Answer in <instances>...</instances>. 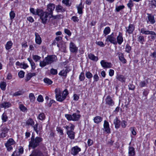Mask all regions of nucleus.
I'll return each instance as SVG.
<instances>
[{"instance_id":"nucleus-34","label":"nucleus","mask_w":156,"mask_h":156,"mask_svg":"<svg viewBox=\"0 0 156 156\" xmlns=\"http://www.w3.org/2000/svg\"><path fill=\"white\" fill-rule=\"evenodd\" d=\"M34 123V122L31 118H30L26 122V124L28 126H33Z\"/></svg>"},{"instance_id":"nucleus-64","label":"nucleus","mask_w":156,"mask_h":156,"mask_svg":"<svg viewBox=\"0 0 156 156\" xmlns=\"http://www.w3.org/2000/svg\"><path fill=\"white\" fill-rule=\"evenodd\" d=\"M128 87L129 89L130 90H133L135 88V86L132 83H129V85H128Z\"/></svg>"},{"instance_id":"nucleus-6","label":"nucleus","mask_w":156,"mask_h":156,"mask_svg":"<svg viewBox=\"0 0 156 156\" xmlns=\"http://www.w3.org/2000/svg\"><path fill=\"white\" fill-rule=\"evenodd\" d=\"M80 116V115L77 114L76 113H73L72 115L68 114L65 115V117L69 121H77L79 119Z\"/></svg>"},{"instance_id":"nucleus-28","label":"nucleus","mask_w":156,"mask_h":156,"mask_svg":"<svg viewBox=\"0 0 156 156\" xmlns=\"http://www.w3.org/2000/svg\"><path fill=\"white\" fill-rule=\"evenodd\" d=\"M89 58L94 61L96 62L98 60V58L97 56H95L94 54L90 53L88 55Z\"/></svg>"},{"instance_id":"nucleus-40","label":"nucleus","mask_w":156,"mask_h":156,"mask_svg":"<svg viewBox=\"0 0 156 156\" xmlns=\"http://www.w3.org/2000/svg\"><path fill=\"white\" fill-rule=\"evenodd\" d=\"M38 119L41 120L42 121L44 120L45 118V114L43 113H40L38 115Z\"/></svg>"},{"instance_id":"nucleus-29","label":"nucleus","mask_w":156,"mask_h":156,"mask_svg":"<svg viewBox=\"0 0 156 156\" xmlns=\"http://www.w3.org/2000/svg\"><path fill=\"white\" fill-rule=\"evenodd\" d=\"M36 75V73H29L26 76L25 80L26 81H28L31 78L34 76H35Z\"/></svg>"},{"instance_id":"nucleus-50","label":"nucleus","mask_w":156,"mask_h":156,"mask_svg":"<svg viewBox=\"0 0 156 156\" xmlns=\"http://www.w3.org/2000/svg\"><path fill=\"white\" fill-rule=\"evenodd\" d=\"M132 0H130L128 3L127 4L128 7L130 9V10L132 9V8L133 6V3Z\"/></svg>"},{"instance_id":"nucleus-60","label":"nucleus","mask_w":156,"mask_h":156,"mask_svg":"<svg viewBox=\"0 0 156 156\" xmlns=\"http://www.w3.org/2000/svg\"><path fill=\"white\" fill-rule=\"evenodd\" d=\"M37 100L39 102H42L43 101V98L42 96L40 95L37 98Z\"/></svg>"},{"instance_id":"nucleus-21","label":"nucleus","mask_w":156,"mask_h":156,"mask_svg":"<svg viewBox=\"0 0 156 156\" xmlns=\"http://www.w3.org/2000/svg\"><path fill=\"white\" fill-rule=\"evenodd\" d=\"M35 36L36 43L38 44H40L42 42L41 37L38 33L35 32Z\"/></svg>"},{"instance_id":"nucleus-7","label":"nucleus","mask_w":156,"mask_h":156,"mask_svg":"<svg viewBox=\"0 0 156 156\" xmlns=\"http://www.w3.org/2000/svg\"><path fill=\"white\" fill-rule=\"evenodd\" d=\"M105 41L106 42H109L114 44H117L116 38L115 37H114L113 33H112L111 35L107 36Z\"/></svg>"},{"instance_id":"nucleus-15","label":"nucleus","mask_w":156,"mask_h":156,"mask_svg":"<svg viewBox=\"0 0 156 156\" xmlns=\"http://www.w3.org/2000/svg\"><path fill=\"white\" fill-rule=\"evenodd\" d=\"M101 66L104 68H110L112 66L111 63L106 62L103 60L101 61Z\"/></svg>"},{"instance_id":"nucleus-20","label":"nucleus","mask_w":156,"mask_h":156,"mask_svg":"<svg viewBox=\"0 0 156 156\" xmlns=\"http://www.w3.org/2000/svg\"><path fill=\"white\" fill-rule=\"evenodd\" d=\"M150 80L148 78L140 82L139 85L141 87H146L147 85L148 84Z\"/></svg>"},{"instance_id":"nucleus-26","label":"nucleus","mask_w":156,"mask_h":156,"mask_svg":"<svg viewBox=\"0 0 156 156\" xmlns=\"http://www.w3.org/2000/svg\"><path fill=\"white\" fill-rule=\"evenodd\" d=\"M11 106V104L10 102H3L0 105V107L2 108H8Z\"/></svg>"},{"instance_id":"nucleus-14","label":"nucleus","mask_w":156,"mask_h":156,"mask_svg":"<svg viewBox=\"0 0 156 156\" xmlns=\"http://www.w3.org/2000/svg\"><path fill=\"white\" fill-rule=\"evenodd\" d=\"M103 126L104 131L107 133H111L110 129L108 122L106 120L104 121Z\"/></svg>"},{"instance_id":"nucleus-27","label":"nucleus","mask_w":156,"mask_h":156,"mask_svg":"<svg viewBox=\"0 0 156 156\" xmlns=\"http://www.w3.org/2000/svg\"><path fill=\"white\" fill-rule=\"evenodd\" d=\"M40 9H37L36 10H35L34 8H31L30 9V12L32 13L33 14L35 15H38V16L39 14V11L40 10H41Z\"/></svg>"},{"instance_id":"nucleus-57","label":"nucleus","mask_w":156,"mask_h":156,"mask_svg":"<svg viewBox=\"0 0 156 156\" xmlns=\"http://www.w3.org/2000/svg\"><path fill=\"white\" fill-rule=\"evenodd\" d=\"M19 108L23 112L25 111L27 109L22 104H21L20 105Z\"/></svg>"},{"instance_id":"nucleus-54","label":"nucleus","mask_w":156,"mask_h":156,"mask_svg":"<svg viewBox=\"0 0 156 156\" xmlns=\"http://www.w3.org/2000/svg\"><path fill=\"white\" fill-rule=\"evenodd\" d=\"M10 20H12L15 17V14L13 11H11L9 13Z\"/></svg>"},{"instance_id":"nucleus-39","label":"nucleus","mask_w":156,"mask_h":156,"mask_svg":"<svg viewBox=\"0 0 156 156\" xmlns=\"http://www.w3.org/2000/svg\"><path fill=\"white\" fill-rule=\"evenodd\" d=\"M94 120L95 123H98L102 121V118L101 117L97 116L94 118Z\"/></svg>"},{"instance_id":"nucleus-47","label":"nucleus","mask_w":156,"mask_h":156,"mask_svg":"<svg viewBox=\"0 0 156 156\" xmlns=\"http://www.w3.org/2000/svg\"><path fill=\"white\" fill-rule=\"evenodd\" d=\"M131 50V47L128 44H127L126 45L125 48V51L128 53H130Z\"/></svg>"},{"instance_id":"nucleus-16","label":"nucleus","mask_w":156,"mask_h":156,"mask_svg":"<svg viewBox=\"0 0 156 156\" xmlns=\"http://www.w3.org/2000/svg\"><path fill=\"white\" fill-rule=\"evenodd\" d=\"M116 39L117 43H118L119 45H121L123 41L122 33L119 32V35L117 36Z\"/></svg>"},{"instance_id":"nucleus-12","label":"nucleus","mask_w":156,"mask_h":156,"mask_svg":"<svg viewBox=\"0 0 156 156\" xmlns=\"http://www.w3.org/2000/svg\"><path fill=\"white\" fill-rule=\"evenodd\" d=\"M135 28V26L133 24H130L128 27H125L126 32L129 34H131L134 30Z\"/></svg>"},{"instance_id":"nucleus-32","label":"nucleus","mask_w":156,"mask_h":156,"mask_svg":"<svg viewBox=\"0 0 156 156\" xmlns=\"http://www.w3.org/2000/svg\"><path fill=\"white\" fill-rule=\"evenodd\" d=\"M78 12L79 14H81L83 13L82 9L83 8V6L82 5V2H81L79 5L77 7Z\"/></svg>"},{"instance_id":"nucleus-49","label":"nucleus","mask_w":156,"mask_h":156,"mask_svg":"<svg viewBox=\"0 0 156 156\" xmlns=\"http://www.w3.org/2000/svg\"><path fill=\"white\" fill-rule=\"evenodd\" d=\"M85 78L84 74V73L82 72L80 73V75L79 76V80L80 81H83L84 80Z\"/></svg>"},{"instance_id":"nucleus-41","label":"nucleus","mask_w":156,"mask_h":156,"mask_svg":"<svg viewBox=\"0 0 156 156\" xmlns=\"http://www.w3.org/2000/svg\"><path fill=\"white\" fill-rule=\"evenodd\" d=\"M62 2L63 4L68 7L70 6L71 5V3L70 2L69 0H63Z\"/></svg>"},{"instance_id":"nucleus-31","label":"nucleus","mask_w":156,"mask_h":156,"mask_svg":"<svg viewBox=\"0 0 156 156\" xmlns=\"http://www.w3.org/2000/svg\"><path fill=\"white\" fill-rule=\"evenodd\" d=\"M114 123L115 128L116 129L119 128L120 125V121L118 119L117 117L114 120Z\"/></svg>"},{"instance_id":"nucleus-46","label":"nucleus","mask_w":156,"mask_h":156,"mask_svg":"<svg viewBox=\"0 0 156 156\" xmlns=\"http://www.w3.org/2000/svg\"><path fill=\"white\" fill-rule=\"evenodd\" d=\"M125 6L123 5L116 6L115 8V11L117 12H119L120 10L124 9Z\"/></svg>"},{"instance_id":"nucleus-48","label":"nucleus","mask_w":156,"mask_h":156,"mask_svg":"<svg viewBox=\"0 0 156 156\" xmlns=\"http://www.w3.org/2000/svg\"><path fill=\"white\" fill-rule=\"evenodd\" d=\"M2 119L3 122H5L7 120L8 117L6 114L4 113L2 114Z\"/></svg>"},{"instance_id":"nucleus-42","label":"nucleus","mask_w":156,"mask_h":156,"mask_svg":"<svg viewBox=\"0 0 156 156\" xmlns=\"http://www.w3.org/2000/svg\"><path fill=\"white\" fill-rule=\"evenodd\" d=\"M6 86V83L5 82H2L0 84V87L3 90H5Z\"/></svg>"},{"instance_id":"nucleus-22","label":"nucleus","mask_w":156,"mask_h":156,"mask_svg":"<svg viewBox=\"0 0 156 156\" xmlns=\"http://www.w3.org/2000/svg\"><path fill=\"white\" fill-rule=\"evenodd\" d=\"M129 156H134L135 154V149L132 147L129 146Z\"/></svg>"},{"instance_id":"nucleus-37","label":"nucleus","mask_w":156,"mask_h":156,"mask_svg":"<svg viewBox=\"0 0 156 156\" xmlns=\"http://www.w3.org/2000/svg\"><path fill=\"white\" fill-rule=\"evenodd\" d=\"M111 31V29L109 27H106L103 31L104 36H106Z\"/></svg>"},{"instance_id":"nucleus-55","label":"nucleus","mask_w":156,"mask_h":156,"mask_svg":"<svg viewBox=\"0 0 156 156\" xmlns=\"http://www.w3.org/2000/svg\"><path fill=\"white\" fill-rule=\"evenodd\" d=\"M50 73L52 75H56L57 74V70L56 69H51L50 70Z\"/></svg>"},{"instance_id":"nucleus-10","label":"nucleus","mask_w":156,"mask_h":156,"mask_svg":"<svg viewBox=\"0 0 156 156\" xmlns=\"http://www.w3.org/2000/svg\"><path fill=\"white\" fill-rule=\"evenodd\" d=\"M69 48L70 51L72 53H76L78 51V48L76 46L75 44L71 42L69 45Z\"/></svg>"},{"instance_id":"nucleus-44","label":"nucleus","mask_w":156,"mask_h":156,"mask_svg":"<svg viewBox=\"0 0 156 156\" xmlns=\"http://www.w3.org/2000/svg\"><path fill=\"white\" fill-rule=\"evenodd\" d=\"M150 4L152 8H155L156 7V0H151Z\"/></svg>"},{"instance_id":"nucleus-2","label":"nucleus","mask_w":156,"mask_h":156,"mask_svg":"<svg viewBox=\"0 0 156 156\" xmlns=\"http://www.w3.org/2000/svg\"><path fill=\"white\" fill-rule=\"evenodd\" d=\"M55 92L56 100L61 102L64 101L69 94L67 89H65L62 92L59 89H56L55 90Z\"/></svg>"},{"instance_id":"nucleus-9","label":"nucleus","mask_w":156,"mask_h":156,"mask_svg":"<svg viewBox=\"0 0 156 156\" xmlns=\"http://www.w3.org/2000/svg\"><path fill=\"white\" fill-rule=\"evenodd\" d=\"M55 8V5L52 3H50L47 5L46 9L48 11L47 12L50 16L53 14V11Z\"/></svg>"},{"instance_id":"nucleus-51","label":"nucleus","mask_w":156,"mask_h":156,"mask_svg":"<svg viewBox=\"0 0 156 156\" xmlns=\"http://www.w3.org/2000/svg\"><path fill=\"white\" fill-rule=\"evenodd\" d=\"M62 17V15H57L56 16H54L53 14L50 17V18H53L54 19H60Z\"/></svg>"},{"instance_id":"nucleus-4","label":"nucleus","mask_w":156,"mask_h":156,"mask_svg":"<svg viewBox=\"0 0 156 156\" xmlns=\"http://www.w3.org/2000/svg\"><path fill=\"white\" fill-rule=\"evenodd\" d=\"M39 11L38 16H40V19L42 21L41 22L44 24H46L48 21V16L50 15L47 11L44 12L41 9Z\"/></svg>"},{"instance_id":"nucleus-5","label":"nucleus","mask_w":156,"mask_h":156,"mask_svg":"<svg viewBox=\"0 0 156 156\" xmlns=\"http://www.w3.org/2000/svg\"><path fill=\"white\" fill-rule=\"evenodd\" d=\"M140 33L145 35H150L151 39L154 41L156 38V33L154 31H150L146 28H142L141 29Z\"/></svg>"},{"instance_id":"nucleus-25","label":"nucleus","mask_w":156,"mask_h":156,"mask_svg":"<svg viewBox=\"0 0 156 156\" xmlns=\"http://www.w3.org/2000/svg\"><path fill=\"white\" fill-rule=\"evenodd\" d=\"M68 137L71 139H74L75 138V132L71 130L68 131L66 132Z\"/></svg>"},{"instance_id":"nucleus-35","label":"nucleus","mask_w":156,"mask_h":156,"mask_svg":"<svg viewBox=\"0 0 156 156\" xmlns=\"http://www.w3.org/2000/svg\"><path fill=\"white\" fill-rule=\"evenodd\" d=\"M13 43L11 41H9L7 42L5 45V47L7 50L10 49L11 48Z\"/></svg>"},{"instance_id":"nucleus-13","label":"nucleus","mask_w":156,"mask_h":156,"mask_svg":"<svg viewBox=\"0 0 156 156\" xmlns=\"http://www.w3.org/2000/svg\"><path fill=\"white\" fill-rule=\"evenodd\" d=\"M147 23H148L149 22L151 24H154L155 22V21L154 16L153 15L149 13H147Z\"/></svg>"},{"instance_id":"nucleus-30","label":"nucleus","mask_w":156,"mask_h":156,"mask_svg":"<svg viewBox=\"0 0 156 156\" xmlns=\"http://www.w3.org/2000/svg\"><path fill=\"white\" fill-rule=\"evenodd\" d=\"M69 72V71L67 68H66L65 69H63L59 73V75L61 76H66L67 74Z\"/></svg>"},{"instance_id":"nucleus-53","label":"nucleus","mask_w":156,"mask_h":156,"mask_svg":"<svg viewBox=\"0 0 156 156\" xmlns=\"http://www.w3.org/2000/svg\"><path fill=\"white\" fill-rule=\"evenodd\" d=\"M44 81L45 83L49 85L52 83V81L50 79L48 78H45L44 79Z\"/></svg>"},{"instance_id":"nucleus-18","label":"nucleus","mask_w":156,"mask_h":156,"mask_svg":"<svg viewBox=\"0 0 156 156\" xmlns=\"http://www.w3.org/2000/svg\"><path fill=\"white\" fill-rule=\"evenodd\" d=\"M106 104L109 106H112L114 104V102L110 96H108L106 98Z\"/></svg>"},{"instance_id":"nucleus-59","label":"nucleus","mask_w":156,"mask_h":156,"mask_svg":"<svg viewBox=\"0 0 156 156\" xmlns=\"http://www.w3.org/2000/svg\"><path fill=\"white\" fill-rule=\"evenodd\" d=\"M130 129L133 135L135 136L136 135V133L135 131V128L134 127H131L130 128Z\"/></svg>"},{"instance_id":"nucleus-61","label":"nucleus","mask_w":156,"mask_h":156,"mask_svg":"<svg viewBox=\"0 0 156 156\" xmlns=\"http://www.w3.org/2000/svg\"><path fill=\"white\" fill-rule=\"evenodd\" d=\"M72 20L74 22H77L79 21V20L78 17L74 16H73L71 18Z\"/></svg>"},{"instance_id":"nucleus-36","label":"nucleus","mask_w":156,"mask_h":156,"mask_svg":"<svg viewBox=\"0 0 156 156\" xmlns=\"http://www.w3.org/2000/svg\"><path fill=\"white\" fill-rule=\"evenodd\" d=\"M15 142L13 139L10 138L8 140L7 142L5 144V145L12 146V145L15 144Z\"/></svg>"},{"instance_id":"nucleus-24","label":"nucleus","mask_w":156,"mask_h":156,"mask_svg":"<svg viewBox=\"0 0 156 156\" xmlns=\"http://www.w3.org/2000/svg\"><path fill=\"white\" fill-rule=\"evenodd\" d=\"M55 10L58 12H63L65 11V9L61 5H58L56 6Z\"/></svg>"},{"instance_id":"nucleus-23","label":"nucleus","mask_w":156,"mask_h":156,"mask_svg":"<svg viewBox=\"0 0 156 156\" xmlns=\"http://www.w3.org/2000/svg\"><path fill=\"white\" fill-rule=\"evenodd\" d=\"M116 78L121 82H125L126 78L125 76L121 75L118 74L116 76Z\"/></svg>"},{"instance_id":"nucleus-1","label":"nucleus","mask_w":156,"mask_h":156,"mask_svg":"<svg viewBox=\"0 0 156 156\" xmlns=\"http://www.w3.org/2000/svg\"><path fill=\"white\" fill-rule=\"evenodd\" d=\"M57 59V57L55 55H48L45 58L43 61L40 62L39 66L41 67H43L47 65H50L56 61Z\"/></svg>"},{"instance_id":"nucleus-52","label":"nucleus","mask_w":156,"mask_h":156,"mask_svg":"<svg viewBox=\"0 0 156 156\" xmlns=\"http://www.w3.org/2000/svg\"><path fill=\"white\" fill-rule=\"evenodd\" d=\"M85 75L87 78L88 79H90L93 77V75L90 72H86Z\"/></svg>"},{"instance_id":"nucleus-17","label":"nucleus","mask_w":156,"mask_h":156,"mask_svg":"<svg viewBox=\"0 0 156 156\" xmlns=\"http://www.w3.org/2000/svg\"><path fill=\"white\" fill-rule=\"evenodd\" d=\"M118 55L119 60L123 63H126V60L124 58V55L123 53L119 52L117 53Z\"/></svg>"},{"instance_id":"nucleus-3","label":"nucleus","mask_w":156,"mask_h":156,"mask_svg":"<svg viewBox=\"0 0 156 156\" xmlns=\"http://www.w3.org/2000/svg\"><path fill=\"white\" fill-rule=\"evenodd\" d=\"M42 140L43 139L41 137L37 136L35 138L34 136H32L29 142V147L34 148L38 146Z\"/></svg>"},{"instance_id":"nucleus-56","label":"nucleus","mask_w":156,"mask_h":156,"mask_svg":"<svg viewBox=\"0 0 156 156\" xmlns=\"http://www.w3.org/2000/svg\"><path fill=\"white\" fill-rule=\"evenodd\" d=\"M24 72L21 70L18 73V75L20 78H22L24 77Z\"/></svg>"},{"instance_id":"nucleus-45","label":"nucleus","mask_w":156,"mask_h":156,"mask_svg":"<svg viewBox=\"0 0 156 156\" xmlns=\"http://www.w3.org/2000/svg\"><path fill=\"white\" fill-rule=\"evenodd\" d=\"M29 98L30 101L34 102L35 99V96L33 93H30L29 95Z\"/></svg>"},{"instance_id":"nucleus-63","label":"nucleus","mask_w":156,"mask_h":156,"mask_svg":"<svg viewBox=\"0 0 156 156\" xmlns=\"http://www.w3.org/2000/svg\"><path fill=\"white\" fill-rule=\"evenodd\" d=\"M65 33L67 34L69 36H70L71 35V33L70 31L68 29H64Z\"/></svg>"},{"instance_id":"nucleus-8","label":"nucleus","mask_w":156,"mask_h":156,"mask_svg":"<svg viewBox=\"0 0 156 156\" xmlns=\"http://www.w3.org/2000/svg\"><path fill=\"white\" fill-rule=\"evenodd\" d=\"M9 129L5 127L1 128L0 129V138H4L7 135Z\"/></svg>"},{"instance_id":"nucleus-19","label":"nucleus","mask_w":156,"mask_h":156,"mask_svg":"<svg viewBox=\"0 0 156 156\" xmlns=\"http://www.w3.org/2000/svg\"><path fill=\"white\" fill-rule=\"evenodd\" d=\"M29 156H44L42 153L39 150H35Z\"/></svg>"},{"instance_id":"nucleus-43","label":"nucleus","mask_w":156,"mask_h":156,"mask_svg":"<svg viewBox=\"0 0 156 156\" xmlns=\"http://www.w3.org/2000/svg\"><path fill=\"white\" fill-rule=\"evenodd\" d=\"M32 58L35 62L38 61L41 58V57L36 55H33Z\"/></svg>"},{"instance_id":"nucleus-33","label":"nucleus","mask_w":156,"mask_h":156,"mask_svg":"<svg viewBox=\"0 0 156 156\" xmlns=\"http://www.w3.org/2000/svg\"><path fill=\"white\" fill-rule=\"evenodd\" d=\"M137 37H138L137 41L141 44H143L145 41L144 37L142 35H137Z\"/></svg>"},{"instance_id":"nucleus-11","label":"nucleus","mask_w":156,"mask_h":156,"mask_svg":"<svg viewBox=\"0 0 156 156\" xmlns=\"http://www.w3.org/2000/svg\"><path fill=\"white\" fill-rule=\"evenodd\" d=\"M81 151L80 148L76 146L73 147L71 150V154L74 156L76 155Z\"/></svg>"},{"instance_id":"nucleus-38","label":"nucleus","mask_w":156,"mask_h":156,"mask_svg":"<svg viewBox=\"0 0 156 156\" xmlns=\"http://www.w3.org/2000/svg\"><path fill=\"white\" fill-rule=\"evenodd\" d=\"M27 60L30 63L32 69H35L36 68V66L34 62L33 61V60L30 58H27Z\"/></svg>"},{"instance_id":"nucleus-58","label":"nucleus","mask_w":156,"mask_h":156,"mask_svg":"<svg viewBox=\"0 0 156 156\" xmlns=\"http://www.w3.org/2000/svg\"><path fill=\"white\" fill-rule=\"evenodd\" d=\"M66 45L65 44L62 45L61 47L60 48V50L63 52H65L66 51Z\"/></svg>"},{"instance_id":"nucleus-62","label":"nucleus","mask_w":156,"mask_h":156,"mask_svg":"<svg viewBox=\"0 0 156 156\" xmlns=\"http://www.w3.org/2000/svg\"><path fill=\"white\" fill-rule=\"evenodd\" d=\"M93 78L94 80V82H97L99 80V77L97 73L94 75Z\"/></svg>"}]
</instances>
